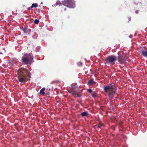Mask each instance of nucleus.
<instances>
[{"instance_id":"nucleus-1","label":"nucleus","mask_w":147,"mask_h":147,"mask_svg":"<svg viewBox=\"0 0 147 147\" xmlns=\"http://www.w3.org/2000/svg\"><path fill=\"white\" fill-rule=\"evenodd\" d=\"M29 71L27 69L21 68L18 71V78L19 81L23 83L28 81L29 79L28 75Z\"/></svg>"},{"instance_id":"nucleus-2","label":"nucleus","mask_w":147,"mask_h":147,"mask_svg":"<svg viewBox=\"0 0 147 147\" xmlns=\"http://www.w3.org/2000/svg\"><path fill=\"white\" fill-rule=\"evenodd\" d=\"M103 88L105 92L108 94L109 98L110 99H113L116 92L117 88L115 86L109 84L104 86Z\"/></svg>"},{"instance_id":"nucleus-3","label":"nucleus","mask_w":147,"mask_h":147,"mask_svg":"<svg viewBox=\"0 0 147 147\" xmlns=\"http://www.w3.org/2000/svg\"><path fill=\"white\" fill-rule=\"evenodd\" d=\"M33 58L32 56L29 55L26 57H22V63L26 65H30L34 61H33Z\"/></svg>"},{"instance_id":"nucleus-4","label":"nucleus","mask_w":147,"mask_h":147,"mask_svg":"<svg viewBox=\"0 0 147 147\" xmlns=\"http://www.w3.org/2000/svg\"><path fill=\"white\" fill-rule=\"evenodd\" d=\"M105 60V64L108 63L113 65L115 63V62L117 60V57L115 55H109L106 57Z\"/></svg>"},{"instance_id":"nucleus-5","label":"nucleus","mask_w":147,"mask_h":147,"mask_svg":"<svg viewBox=\"0 0 147 147\" xmlns=\"http://www.w3.org/2000/svg\"><path fill=\"white\" fill-rule=\"evenodd\" d=\"M118 56L117 57L118 61L121 64H123L126 61L125 55L122 52H119L118 53Z\"/></svg>"},{"instance_id":"nucleus-6","label":"nucleus","mask_w":147,"mask_h":147,"mask_svg":"<svg viewBox=\"0 0 147 147\" xmlns=\"http://www.w3.org/2000/svg\"><path fill=\"white\" fill-rule=\"evenodd\" d=\"M63 5L70 8H74L75 7V4L72 0H64L62 1Z\"/></svg>"},{"instance_id":"nucleus-7","label":"nucleus","mask_w":147,"mask_h":147,"mask_svg":"<svg viewBox=\"0 0 147 147\" xmlns=\"http://www.w3.org/2000/svg\"><path fill=\"white\" fill-rule=\"evenodd\" d=\"M72 95L75 96V97H77L78 96V92L76 90L72 88L71 89L70 91L69 92Z\"/></svg>"},{"instance_id":"nucleus-8","label":"nucleus","mask_w":147,"mask_h":147,"mask_svg":"<svg viewBox=\"0 0 147 147\" xmlns=\"http://www.w3.org/2000/svg\"><path fill=\"white\" fill-rule=\"evenodd\" d=\"M141 54L144 57H147V49L142 50L141 51Z\"/></svg>"},{"instance_id":"nucleus-9","label":"nucleus","mask_w":147,"mask_h":147,"mask_svg":"<svg viewBox=\"0 0 147 147\" xmlns=\"http://www.w3.org/2000/svg\"><path fill=\"white\" fill-rule=\"evenodd\" d=\"M94 80V79H91V80H89L88 82V84L89 85L95 84L96 83V82H95L93 81Z\"/></svg>"},{"instance_id":"nucleus-10","label":"nucleus","mask_w":147,"mask_h":147,"mask_svg":"<svg viewBox=\"0 0 147 147\" xmlns=\"http://www.w3.org/2000/svg\"><path fill=\"white\" fill-rule=\"evenodd\" d=\"M45 89L44 88H42L40 92V94L44 95L45 94V92H44Z\"/></svg>"},{"instance_id":"nucleus-11","label":"nucleus","mask_w":147,"mask_h":147,"mask_svg":"<svg viewBox=\"0 0 147 147\" xmlns=\"http://www.w3.org/2000/svg\"><path fill=\"white\" fill-rule=\"evenodd\" d=\"M81 115L83 117L87 116L88 115V113L86 111H85L82 113Z\"/></svg>"},{"instance_id":"nucleus-12","label":"nucleus","mask_w":147,"mask_h":147,"mask_svg":"<svg viewBox=\"0 0 147 147\" xmlns=\"http://www.w3.org/2000/svg\"><path fill=\"white\" fill-rule=\"evenodd\" d=\"M61 2L59 1H57L55 3L54 5H53V6H54V7H56L57 5H59L60 6L61 5Z\"/></svg>"},{"instance_id":"nucleus-13","label":"nucleus","mask_w":147,"mask_h":147,"mask_svg":"<svg viewBox=\"0 0 147 147\" xmlns=\"http://www.w3.org/2000/svg\"><path fill=\"white\" fill-rule=\"evenodd\" d=\"M38 6V4L36 3H33L32 4L31 6V8H33V7H36Z\"/></svg>"},{"instance_id":"nucleus-14","label":"nucleus","mask_w":147,"mask_h":147,"mask_svg":"<svg viewBox=\"0 0 147 147\" xmlns=\"http://www.w3.org/2000/svg\"><path fill=\"white\" fill-rule=\"evenodd\" d=\"M22 30L24 33H27L28 32V30H27V28L26 27L22 29Z\"/></svg>"},{"instance_id":"nucleus-15","label":"nucleus","mask_w":147,"mask_h":147,"mask_svg":"<svg viewBox=\"0 0 147 147\" xmlns=\"http://www.w3.org/2000/svg\"><path fill=\"white\" fill-rule=\"evenodd\" d=\"M92 96L94 97L97 96V93L95 92H93L92 94Z\"/></svg>"},{"instance_id":"nucleus-16","label":"nucleus","mask_w":147,"mask_h":147,"mask_svg":"<svg viewBox=\"0 0 147 147\" xmlns=\"http://www.w3.org/2000/svg\"><path fill=\"white\" fill-rule=\"evenodd\" d=\"M39 22V20L37 19H35L34 21V23L36 24H38Z\"/></svg>"},{"instance_id":"nucleus-17","label":"nucleus","mask_w":147,"mask_h":147,"mask_svg":"<svg viewBox=\"0 0 147 147\" xmlns=\"http://www.w3.org/2000/svg\"><path fill=\"white\" fill-rule=\"evenodd\" d=\"M88 92L90 93H91L92 92V90L90 89H89L87 90Z\"/></svg>"},{"instance_id":"nucleus-18","label":"nucleus","mask_w":147,"mask_h":147,"mask_svg":"<svg viewBox=\"0 0 147 147\" xmlns=\"http://www.w3.org/2000/svg\"><path fill=\"white\" fill-rule=\"evenodd\" d=\"M132 37L133 36L131 35L129 36V37L130 38H132Z\"/></svg>"},{"instance_id":"nucleus-19","label":"nucleus","mask_w":147,"mask_h":147,"mask_svg":"<svg viewBox=\"0 0 147 147\" xmlns=\"http://www.w3.org/2000/svg\"><path fill=\"white\" fill-rule=\"evenodd\" d=\"M32 8H31V6L30 7H29L28 8V9L29 10L30 9Z\"/></svg>"},{"instance_id":"nucleus-20","label":"nucleus","mask_w":147,"mask_h":147,"mask_svg":"<svg viewBox=\"0 0 147 147\" xmlns=\"http://www.w3.org/2000/svg\"><path fill=\"white\" fill-rule=\"evenodd\" d=\"M97 127L100 128V126L99 125H98V127Z\"/></svg>"},{"instance_id":"nucleus-21","label":"nucleus","mask_w":147,"mask_h":147,"mask_svg":"<svg viewBox=\"0 0 147 147\" xmlns=\"http://www.w3.org/2000/svg\"><path fill=\"white\" fill-rule=\"evenodd\" d=\"M66 10V9L65 8H64V10Z\"/></svg>"},{"instance_id":"nucleus-22","label":"nucleus","mask_w":147,"mask_h":147,"mask_svg":"<svg viewBox=\"0 0 147 147\" xmlns=\"http://www.w3.org/2000/svg\"><path fill=\"white\" fill-rule=\"evenodd\" d=\"M42 2H41V4H42Z\"/></svg>"}]
</instances>
